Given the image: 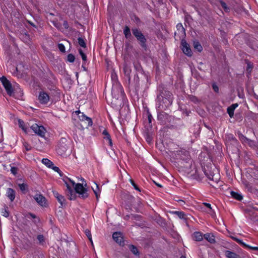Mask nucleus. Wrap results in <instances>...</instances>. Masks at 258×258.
<instances>
[{
  "label": "nucleus",
  "instance_id": "1",
  "mask_svg": "<svg viewBox=\"0 0 258 258\" xmlns=\"http://www.w3.org/2000/svg\"><path fill=\"white\" fill-rule=\"evenodd\" d=\"M59 96L60 93L58 90H54V92H52L50 95L45 92L40 91L39 93L38 100L41 104H47L50 99L53 101L56 97L59 98Z\"/></svg>",
  "mask_w": 258,
  "mask_h": 258
},
{
  "label": "nucleus",
  "instance_id": "2",
  "mask_svg": "<svg viewBox=\"0 0 258 258\" xmlns=\"http://www.w3.org/2000/svg\"><path fill=\"white\" fill-rule=\"evenodd\" d=\"M111 94L113 97L118 99L124 95L123 87L118 81H115L112 87Z\"/></svg>",
  "mask_w": 258,
  "mask_h": 258
},
{
  "label": "nucleus",
  "instance_id": "3",
  "mask_svg": "<svg viewBox=\"0 0 258 258\" xmlns=\"http://www.w3.org/2000/svg\"><path fill=\"white\" fill-rule=\"evenodd\" d=\"M64 139H62L57 145L56 149V152L58 155L61 156H67L70 154V151L69 150V146L67 144L63 142Z\"/></svg>",
  "mask_w": 258,
  "mask_h": 258
},
{
  "label": "nucleus",
  "instance_id": "4",
  "mask_svg": "<svg viewBox=\"0 0 258 258\" xmlns=\"http://www.w3.org/2000/svg\"><path fill=\"white\" fill-rule=\"evenodd\" d=\"M133 35L139 41L140 45L144 48H146V38L142 32L138 28L132 29Z\"/></svg>",
  "mask_w": 258,
  "mask_h": 258
},
{
  "label": "nucleus",
  "instance_id": "5",
  "mask_svg": "<svg viewBox=\"0 0 258 258\" xmlns=\"http://www.w3.org/2000/svg\"><path fill=\"white\" fill-rule=\"evenodd\" d=\"M75 192L79 194V198L85 199L88 197L87 189L84 187L83 184L78 183L74 186Z\"/></svg>",
  "mask_w": 258,
  "mask_h": 258
},
{
  "label": "nucleus",
  "instance_id": "6",
  "mask_svg": "<svg viewBox=\"0 0 258 258\" xmlns=\"http://www.w3.org/2000/svg\"><path fill=\"white\" fill-rule=\"evenodd\" d=\"M0 80L6 89L7 94L9 96H12L13 94L14 91L10 82L5 76H3L0 78Z\"/></svg>",
  "mask_w": 258,
  "mask_h": 258
},
{
  "label": "nucleus",
  "instance_id": "7",
  "mask_svg": "<svg viewBox=\"0 0 258 258\" xmlns=\"http://www.w3.org/2000/svg\"><path fill=\"white\" fill-rule=\"evenodd\" d=\"M189 161H190V164L189 167H188L187 165H185V171L190 176H196L197 174L198 170L196 168L195 163L194 162L192 163V162L190 159H189Z\"/></svg>",
  "mask_w": 258,
  "mask_h": 258
},
{
  "label": "nucleus",
  "instance_id": "8",
  "mask_svg": "<svg viewBox=\"0 0 258 258\" xmlns=\"http://www.w3.org/2000/svg\"><path fill=\"white\" fill-rule=\"evenodd\" d=\"M31 128L38 136L41 137H44L46 130L43 126H39L35 123L31 126Z\"/></svg>",
  "mask_w": 258,
  "mask_h": 258
},
{
  "label": "nucleus",
  "instance_id": "9",
  "mask_svg": "<svg viewBox=\"0 0 258 258\" xmlns=\"http://www.w3.org/2000/svg\"><path fill=\"white\" fill-rule=\"evenodd\" d=\"M112 238L120 246H123L124 245L123 234L121 232H114L112 234Z\"/></svg>",
  "mask_w": 258,
  "mask_h": 258
},
{
  "label": "nucleus",
  "instance_id": "10",
  "mask_svg": "<svg viewBox=\"0 0 258 258\" xmlns=\"http://www.w3.org/2000/svg\"><path fill=\"white\" fill-rule=\"evenodd\" d=\"M126 83H127L128 87L132 89H134L136 92H138L140 88V79L139 76L137 74L134 75V80L132 83L130 81V85L128 84L127 81H126Z\"/></svg>",
  "mask_w": 258,
  "mask_h": 258
},
{
  "label": "nucleus",
  "instance_id": "11",
  "mask_svg": "<svg viewBox=\"0 0 258 258\" xmlns=\"http://www.w3.org/2000/svg\"><path fill=\"white\" fill-rule=\"evenodd\" d=\"M65 184L67 187V195L70 200H74L76 198V192L74 191L67 181L64 180Z\"/></svg>",
  "mask_w": 258,
  "mask_h": 258
},
{
  "label": "nucleus",
  "instance_id": "12",
  "mask_svg": "<svg viewBox=\"0 0 258 258\" xmlns=\"http://www.w3.org/2000/svg\"><path fill=\"white\" fill-rule=\"evenodd\" d=\"M146 115L147 116L148 119L145 121L144 124L145 127L148 130H149L150 129H151L152 127V121H154V119L153 117H152L151 113L148 110H147Z\"/></svg>",
  "mask_w": 258,
  "mask_h": 258
},
{
  "label": "nucleus",
  "instance_id": "13",
  "mask_svg": "<svg viewBox=\"0 0 258 258\" xmlns=\"http://www.w3.org/2000/svg\"><path fill=\"white\" fill-rule=\"evenodd\" d=\"M181 48L185 54L187 56H191L192 55V51L190 48L189 45L184 40L181 41Z\"/></svg>",
  "mask_w": 258,
  "mask_h": 258
},
{
  "label": "nucleus",
  "instance_id": "14",
  "mask_svg": "<svg viewBox=\"0 0 258 258\" xmlns=\"http://www.w3.org/2000/svg\"><path fill=\"white\" fill-rule=\"evenodd\" d=\"M53 195L60 203L61 206L63 207L66 205V200L63 196L60 195L57 191H53Z\"/></svg>",
  "mask_w": 258,
  "mask_h": 258
},
{
  "label": "nucleus",
  "instance_id": "15",
  "mask_svg": "<svg viewBox=\"0 0 258 258\" xmlns=\"http://www.w3.org/2000/svg\"><path fill=\"white\" fill-rule=\"evenodd\" d=\"M37 203L41 206H45L46 199L41 194H36L34 197Z\"/></svg>",
  "mask_w": 258,
  "mask_h": 258
},
{
  "label": "nucleus",
  "instance_id": "16",
  "mask_svg": "<svg viewBox=\"0 0 258 258\" xmlns=\"http://www.w3.org/2000/svg\"><path fill=\"white\" fill-rule=\"evenodd\" d=\"M79 119L80 120L83 121H85L86 123L87 126H90L92 125V119L87 116H86L84 113H81V115H79Z\"/></svg>",
  "mask_w": 258,
  "mask_h": 258
},
{
  "label": "nucleus",
  "instance_id": "17",
  "mask_svg": "<svg viewBox=\"0 0 258 258\" xmlns=\"http://www.w3.org/2000/svg\"><path fill=\"white\" fill-rule=\"evenodd\" d=\"M6 195L11 201V202H13L16 197V191L13 188H8Z\"/></svg>",
  "mask_w": 258,
  "mask_h": 258
},
{
  "label": "nucleus",
  "instance_id": "18",
  "mask_svg": "<svg viewBox=\"0 0 258 258\" xmlns=\"http://www.w3.org/2000/svg\"><path fill=\"white\" fill-rule=\"evenodd\" d=\"M102 135L103 136V139L105 140L108 144L109 146L112 148L113 147V143L112 140L111 139L110 135L107 132L106 130H104L102 132Z\"/></svg>",
  "mask_w": 258,
  "mask_h": 258
},
{
  "label": "nucleus",
  "instance_id": "19",
  "mask_svg": "<svg viewBox=\"0 0 258 258\" xmlns=\"http://www.w3.org/2000/svg\"><path fill=\"white\" fill-rule=\"evenodd\" d=\"M124 74L125 76L126 77L127 81L128 83V84L130 85V80H131V77L130 74L131 73V68L127 66L126 64H124L123 68Z\"/></svg>",
  "mask_w": 258,
  "mask_h": 258
},
{
  "label": "nucleus",
  "instance_id": "20",
  "mask_svg": "<svg viewBox=\"0 0 258 258\" xmlns=\"http://www.w3.org/2000/svg\"><path fill=\"white\" fill-rule=\"evenodd\" d=\"M161 95V92H160L157 96V99L156 100V108L157 110L158 113V117L159 116V113H160V108L161 105V100H160V96Z\"/></svg>",
  "mask_w": 258,
  "mask_h": 258
},
{
  "label": "nucleus",
  "instance_id": "21",
  "mask_svg": "<svg viewBox=\"0 0 258 258\" xmlns=\"http://www.w3.org/2000/svg\"><path fill=\"white\" fill-rule=\"evenodd\" d=\"M36 238L38 241L39 245L43 247L46 246V238L43 234H38Z\"/></svg>",
  "mask_w": 258,
  "mask_h": 258
},
{
  "label": "nucleus",
  "instance_id": "22",
  "mask_svg": "<svg viewBox=\"0 0 258 258\" xmlns=\"http://www.w3.org/2000/svg\"><path fill=\"white\" fill-rule=\"evenodd\" d=\"M177 32L175 33H177L180 35L181 36H184L185 34V29L183 28L182 25L181 23H178L176 25Z\"/></svg>",
  "mask_w": 258,
  "mask_h": 258
},
{
  "label": "nucleus",
  "instance_id": "23",
  "mask_svg": "<svg viewBox=\"0 0 258 258\" xmlns=\"http://www.w3.org/2000/svg\"><path fill=\"white\" fill-rule=\"evenodd\" d=\"M13 91L14 93L12 96H15V94H18V96L21 97L23 94V90L20 88L19 85H17L16 86H14Z\"/></svg>",
  "mask_w": 258,
  "mask_h": 258
},
{
  "label": "nucleus",
  "instance_id": "24",
  "mask_svg": "<svg viewBox=\"0 0 258 258\" xmlns=\"http://www.w3.org/2000/svg\"><path fill=\"white\" fill-rule=\"evenodd\" d=\"M193 239L197 241H201L203 240L204 236L202 233L200 232H195L192 234Z\"/></svg>",
  "mask_w": 258,
  "mask_h": 258
},
{
  "label": "nucleus",
  "instance_id": "25",
  "mask_svg": "<svg viewBox=\"0 0 258 258\" xmlns=\"http://www.w3.org/2000/svg\"><path fill=\"white\" fill-rule=\"evenodd\" d=\"M33 245L32 242L28 238L25 239L24 243L23 244V248L26 250H29L32 248Z\"/></svg>",
  "mask_w": 258,
  "mask_h": 258
},
{
  "label": "nucleus",
  "instance_id": "26",
  "mask_svg": "<svg viewBox=\"0 0 258 258\" xmlns=\"http://www.w3.org/2000/svg\"><path fill=\"white\" fill-rule=\"evenodd\" d=\"M238 106V104L235 103L233 104L227 108V112L229 116L232 117L234 114V110Z\"/></svg>",
  "mask_w": 258,
  "mask_h": 258
},
{
  "label": "nucleus",
  "instance_id": "27",
  "mask_svg": "<svg viewBox=\"0 0 258 258\" xmlns=\"http://www.w3.org/2000/svg\"><path fill=\"white\" fill-rule=\"evenodd\" d=\"M129 249L130 251L135 255L136 256H139L140 255V252L138 249V248L135 246L134 245L131 244L129 246Z\"/></svg>",
  "mask_w": 258,
  "mask_h": 258
},
{
  "label": "nucleus",
  "instance_id": "28",
  "mask_svg": "<svg viewBox=\"0 0 258 258\" xmlns=\"http://www.w3.org/2000/svg\"><path fill=\"white\" fill-rule=\"evenodd\" d=\"M204 237L209 242L213 243L215 242V238L213 235L210 233H207L204 235Z\"/></svg>",
  "mask_w": 258,
  "mask_h": 258
},
{
  "label": "nucleus",
  "instance_id": "29",
  "mask_svg": "<svg viewBox=\"0 0 258 258\" xmlns=\"http://www.w3.org/2000/svg\"><path fill=\"white\" fill-rule=\"evenodd\" d=\"M123 34L125 36V37L126 38V39H130L131 36H132V34H131V30H130V28L126 26L124 29H123Z\"/></svg>",
  "mask_w": 258,
  "mask_h": 258
},
{
  "label": "nucleus",
  "instance_id": "30",
  "mask_svg": "<svg viewBox=\"0 0 258 258\" xmlns=\"http://www.w3.org/2000/svg\"><path fill=\"white\" fill-rule=\"evenodd\" d=\"M2 215L7 218L9 216V208L6 205L4 206V208L1 209Z\"/></svg>",
  "mask_w": 258,
  "mask_h": 258
},
{
  "label": "nucleus",
  "instance_id": "31",
  "mask_svg": "<svg viewBox=\"0 0 258 258\" xmlns=\"http://www.w3.org/2000/svg\"><path fill=\"white\" fill-rule=\"evenodd\" d=\"M225 255L228 258H239V256L237 254L229 250H226L225 251Z\"/></svg>",
  "mask_w": 258,
  "mask_h": 258
},
{
  "label": "nucleus",
  "instance_id": "32",
  "mask_svg": "<svg viewBox=\"0 0 258 258\" xmlns=\"http://www.w3.org/2000/svg\"><path fill=\"white\" fill-rule=\"evenodd\" d=\"M231 196L234 199L240 201L242 199V196L239 193L231 191L230 192Z\"/></svg>",
  "mask_w": 258,
  "mask_h": 258
},
{
  "label": "nucleus",
  "instance_id": "33",
  "mask_svg": "<svg viewBox=\"0 0 258 258\" xmlns=\"http://www.w3.org/2000/svg\"><path fill=\"white\" fill-rule=\"evenodd\" d=\"M42 163L48 168L53 166V162L47 158H43L42 160Z\"/></svg>",
  "mask_w": 258,
  "mask_h": 258
},
{
  "label": "nucleus",
  "instance_id": "34",
  "mask_svg": "<svg viewBox=\"0 0 258 258\" xmlns=\"http://www.w3.org/2000/svg\"><path fill=\"white\" fill-rule=\"evenodd\" d=\"M235 240L239 243L241 244V245H243V246H244L245 247H248V248H250L251 249H253V250H258V247L251 246L248 245L246 244L244 242H243L242 240H241L240 239H235Z\"/></svg>",
  "mask_w": 258,
  "mask_h": 258
},
{
  "label": "nucleus",
  "instance_id": "35",
  "mask_svg": "<svg viewBox=\"0 0 258 258\" xmlns=\"http://www.w3.org/2000/svg\"><path fill=\"white\" fill-rule=\"evenodd\" d=\"M18 124L20 128L22 129V130L25 132V133L27 132V127L25 126V123L23 120L22 119H19L18 120Z\"/></svg>",
  "mask_w": 258,
  "mask_h": 258
},
{
  "label": "nucleus",
  "instance_id": "36",
  "mask_svg": "<svg viewBox=\"0 0 258 258\" xmlns=\"http://www.w3.org/2000/svg\"><path fill=\"white\" fill-rule=\"evenodd\" d=\"M18 186H19L20 190L23 192H24L26 190H27L28 189V184L27 183H19Z\"/></svg>",
  "mask_w": 258,
  "mask_h": 258
},
{
  "label": "nucleus",
  "instance_id": "37",
  "mask_svg": "<svg viewBox=\"0 0 258 258\" xmlns=\"http://www.w3.org/2000/svg\"><path fill=\"white\" fill-rule=\"evenodd\" d=\"M78 43L79 45L82 47L83 48H86V43L85 41V40L81 37H79L78 38Z\"/></svg>",
  "mask_w": 258,
  "mask_h": 258
},
{
  "label": "nucleus",
  "instance_id": "38",
  "mask_svg": "<svg viewBox=\"0 0 258 258\" xmlns=\"http://www.w3.org/2000/svg\"><path fill=\"white\" fill-rule=\"evenodd\" d=\"M173 214L176 215L180 219H184L185 214L183 212L181 211H173Z\"/></svg>",
  "mask_w": 258,
  "mask_h": 258
},
{
  "label": "nucleus",
  "instance_id": "39",
  "mask_svg": "<svg viewBox=\"0 0 258 258\" xmlns=\"http://www.w3.org/2000/svg\"><path fill=\"white\" fill-rule=\"evenodd\" d=\"M95 185H96V188L92 187V189L94 191V194L95 195L97 200H98V197L99 196V194H98V192H99V189L98 187V185L96 183H95Z\"/></svg>",
  "mask_w": 258,
  "mask_h": 258
},
{
  "label": "nucleus",
  "instance_id": "40",
  "mask_svg": "<svg viewBox=\"0 0 258 258\" xmlns=\"http://www.w3.org/2000/svg\"><path fill=\"white\" fill-rule=\"evenodd\" d=\"M194 47L198 51H201L202 50V46L198 42H194Z\"/></svg>",
  "mask_w": 258,
  "mask_h": 258
},
{
  "label": "nucleus",
  "instance_id": "41",
  "mask_svg": "<svg viewBox=\"0 0 258 258\" xmlns=\"http://www.w3.org/2000/svg\"><path fill=\"white\" fill-rule=\"evenodd\" d=\"M75 59V57L73 54L70 53L68 55L67 60L68 61H69L70 62H74Z\"/></svg>",
  "mask_w": 258,
  "mask_h": 258
},
{
  "label": "nucleus",
  "instance_id": "42",
  "mask_svg": "<svg viewBox=\"0 0 258 258\" xmlns=\"http://www.w3.org/2000/svg\"><path fill=\"white\" fill-rule=\"evenodd\" d=\"M85 233L86 236H87L88 238L89 239V241L92 243L93 241L92 239V236L90 230H89L88 229H86L85 230Z\"/></svg>",
  "mask_w": 258,
  "mask_h": 258
},
{
  "label": "nucleus",
  "instance_id": "43",
  "mask_svg": "<svg viewBox=\"0 0 258 258\" xmlns=\"http://www.w3.org/2000/svg\"><path fill=\"white\" fill-rule=\"evenodd\" d=\"M79 52L82 57V60L84 61H86L87 60V56L86 54L84 53L83 51L81 49H79Z\"/></svg>",
  "mask_w": 258,
  "mask_h": 258
},
{
  "label": "nucleus",
  "instance_id": "44",
  "mask_svg": "<svg viewBox=\"0 0 258 258\" xmlns=\"http://www.w3.org/2000/svg\"><path fill=\"white\" fill-rule=\"evenodd\" d=\"M23 146L24 147L25 150L27 151L31 150V146L26 142H23Z\"/></svg>",
  "mask_w": 258,
  "mask_h": 258
},
{
  "label": "nucleus",
  "instance_id": "45",
  "mask_svg": "<svg viewBox=\"0 0 258 258\" xmlns=\"http://www.w3.org/2000/svg\"><path fill=\"white\" fill-rule=\"evenodd\" d=\"M162 102L166 103L167 105H170L172 103V98L170 96L168 98H165V99H162Z\"/></svg>",
  "mask_w": 258,
  "mask_h": 258
},
{
  "label": "nucleus",
  "instance_id": "46",
  "mask_svg": "<svg viewBox=\"0 0 258 258\" xmlns=\"http://www.w3.org/2000/svg\"><path fill=\"white\" fill-rule=\"evenodd\" d=\"M58 48L59 51H61V52H66L65 46L63 44L58 43Z\"/></svg>",
  "mask_w": 258,
  "mask_h": 258
},
{
  "label": "nucleus",
  "instance_id": "47",
  "mask_svg": "<svg viewBox=\"0 0 258 258\" xmlns=\"http://www.w3.org/2000/svg\"><path fill=\"white\" fill-rule=\"evenodd\" d=\"M130 182L132 184V185L134 186V188L136 189L137 190H138L139 191H141L140 188L138 187V186L135 183V182L134 181V180L132 179H130Z\"/></svg>",
  "mask_w": 258,
  "mask_h": 258
},
{
  "label": "nucleus",
  "instance_id": "48",
  "mask_svg": "<svg viewBox=\"0 0 258 258\" xmlns=\"http://www.w3.org/2000/svg\"><path fill=\"white\" fill-rule=\"evenodd\" d=\"M145 138H146V141L149 144H151L152 143V137L149 134H147L146 135Z\"/></svg>",
  "mask_w": 258,
  "mask_h": 258
},
{
  "label": "nucleus",
  "instance_id": "49",
  "mask_svg": "<svg viewBox=\"0 0 258 258\" xmlns=\"http://www.w3.org/2000/svg\"><path fill=\"white\" fill-rule=\"evenodd\" d=\"M18 168L16 167H11V172L12 174L16 175L18 173Z\"/></svg>",
  "mask_w": 258,
  "mask_h": 258
},
{
  "label": "nucleus",
  "instance_id": "50",
  "mask_svg": "<svg viewBox=\"0 0 258 258\" xmlns=\"http://www.w3.org/2000/svg\"><path fill=\"white\" fill-rule=\"evenodd\" d=\"M26 217L28 218H32L33 219L36 218L37 217V216L35 215L33 213H28L26 216Z\"/></svg>",
  "mask_w": 258,
  "mask_h": 258
},
{
  "label": "nucleus",
  "instance_id": "51",
  "mask_svg": "<svg viewBox=\"0 0 258 258\" xmlns=\"http://www.w3.org/2000/svg\"><path fill=\"white\" fill-rule=\"evenodd\" d=\"M50 168L52 169L54 171L56 172H60V170L59 169V168L58 167L54 166L53 163V166H52Z\"/></svg>",
  "mask_w": 258,
  "mask_h": 258
},
{
  "label": "nucleus",
  "instance_id": "52",
  "mask_svg": "<svg viewBox=\"0 0 258 258\" xmlns=\"http://www.w3.org/2000/svg\"><path fill=\"white\" fill-rule=\"evenodd\" d=\"M220 3H221V5L222 7L224 9V10L225 11L227 12L228 10V8H227L226 4L223 2H221Z\"/></svg>",
  "mask_w": 258,
  "mask_h": 258
},
{
  "label": "nucleus",
  "instance_id": "53",
  "mask_svg": "<svg viewBox=\"0 0 258 258\" xmlns=\"http://www.w3.org/2000/svg\"><path fill=\"white\" fill-rule=\"evenodd\" d=\"M33 222L34 223L35 225H37L38 223L40 222V219L38 217H37L36 218L33 220Z\"/></svg>",
  "mask_w": 258,
  "mask_h": 258
},
{
  "label": "nucleus",
  "instance_id": "54",
  "mask_svg": "<svg viewBox=\"0 0 258 258\" xmlns=\"http://www.w3.org/2000/svg\"><path fill=\"white\" fill-rule=\"evenodd\" d=\"M67 179L68 180V182H70L73 186H75L77 183H75V182L72 179H71L70 178H67Z\"/></svg>",
  "mask_w": 258,
  "mask_h": 258
},
{
  "label": "nucleus",
  "instance_id": "55",
  "mask_svg": "<svg viewBox=\"0 0 258 258\" xmlns=\"http://www.w3.org/2000/svg\"><path fill=\"white\" fill-rule=\"evenodd\" d=\"M240 138V139L242 141V142H245L246 141H248V140L245 137H244L243 135H241V136L239 137Z\"/></svg>",
  "mask_w": 258,
  "mask_h": 258
},
{
  "label": "nucleus",
  "instance_id": "56",
  "mask_svg": "<svg viewBox=\"0 0 258 258\" xmlns=\"http://www.w3.org/2000/svg\"><path fill=\"white\" fill-rule=\"evenodd\" d=\"M213 89L216 92H217L219 90L218 86L215 84L213 85Z\"/></svg>",
  "mask_w": 258,
  "mask_h": 258
},
{
  "label": "nucleus",
  "instance_id": "57",
  "mask_svg": "<svg viewBox=\"0 0 258 258\" xmlns=\"http://www.w3.org/2000/svg\"><path fill=\"white\" fill-rule=\"evenodd\" d=\"M152 180H153V182H154V183L156 185H157L159 187H161V184L160 183L156 181L155 180H154L153 179Z\"/></svg>",
  "mask_w": 258,
  "mask_h": 258
},
{
  "label": "nucleus",
  "instance_id": "58",
  "mask_svg": "<svg viewBox=\"0 0 258 258\" xmlns=\"http://www.w3.org/2000/svg\"><path fill=\"white\" fill-rule=\"evenodd\" d=\"M203 204L207 207L208 208V209H209L210 210H211L212 209V208H211V204H209V203H203Z\"/></svg>",
  "mask_w": 258,
  "mask_h": 258
},
{
  "label": "nucleus",
  "instance_id": "59",
  "mask_svg": "<svg viewBox=\"0 0 258 258\" xmlns=\"http://www.w3.org/2000/svg\"><path fill=\"white\" fill-rule=\"evenodd\" d=\"M178 202L180 206H183L185 204V202L182 200H179L178 201Z\"/></svg>",
  "mask_w": 258,
  "mask_h": 258
},
{
  "label": "nucleus",
  "instance_id": "60",
  "mask_svg": "<svg viewBox=\"0 0 258 258\" xmlns=\"http://www.w3.org/2000/svg\"><path fill=\"white\" fill-rule=\"evenodd\" d=\"M63 26H64L65 28H68V24L67 21H64L63 22Z\"/></svg>",
  "mask_w": 258,
  "mask_h": 258
},
{
  "label": "nucleus",
  "instance_id": "61",
  "mask_svg": "<svg viewBox=\"0 0 258 258\" xmlns=\"http://www.w3.org/2000/svg\"><path fill=\"white\" fill-rule=\"evenodd\" d=\"M82 112H81L80 110H78V111H76V113L78 115V116L79 117V115H81V113H82Z\"/></svg>",
  "mask_w": 258,
  "mask_h": 258
},
{
  "label": "nucleus",
  "instance_id": "62",
  "mask_svg": "<svg viewBox=\"0 0 258 258\" xmlns=\"http://www.w3.org/2000/svg\"><path fill=\"white\" fill-rule=\"evenodd\" d=\"M67 178H68V177L67 176H64V177H63L62 180L64 182L65 180L66 181H67L68 183V180L67 179Z\"/></svg>",
  "mask_w": 258,
  "mask_h": 258
},
{
  "label": "nucleus",
  "instance_id": "63",
  "mask_svg": "<svg viewBox=\"0 0 258 258\" xmlns=\"http://www.w3.org/2000/svg\"><path fill=\"white\" fill-rule=\"evenodd\" d=\"M160 143H161V142H160V140H158L156 142V146H160Z\"/></svg>",
  "mask_w": 258,
  "mask_h": 258
},
{
  "label": "nucleus",
  "instance_id": "64",
  "mask_svg": "<svg viewBox=\"0 0 258 258\" xmlns=\"http://www.w3.org/2000/svg\"><path fill=\"white\" fill-rule=\"evenodd\" d=\"M57 173L59 174L60 176H61V177L63 176V174L61 170H60V172H57Z\"/></svg>",
  "mask_w": 258,
  "mask_h": 258
}]
</instances>
